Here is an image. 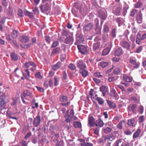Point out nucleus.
Returning a JSON list of instances; mask_svg holds the SVG:
<instances>
[{"instance_id":"obj_54","label":"nucleus","mask_w":146,"mask_h":146,"mask_svg":"<svg viewBox=\"0 0 146 146\" xmlns=\"http://www.w3.org/2000/svg\"><path fill=\"white\" fill-rule=\"evenodd\" d=\"M145 120V117L144 115H142L140 116L138 119V122L139 123H142L144 122Z\"/></svg>"},{"instance_id":"obj_51","label":"nucleus","mask_w":146,"mask_h":146,"mask_svg":"<svg viewBox=\"0 0 146 146\" xmlns=\"http://www.w3.org/2000/svg\"><path fill=\"white\" fill-rule=\"evenodd\" d=\"M81 146H93L92 143H90L84 142L80 144Z\"/></svg>"},{"instance_id":"obj_24","label":"nucleus","mask_w":146,"mask_h":146,"mask_svg":"<svg viewBox=\"0 0 146 146\" xmlns=\"http://www.w3.org/2000/svg\"><path fill=\"white\" fill-rule=\"evenodd\" d=\"M62 65V63L60 62H58L55 64L52 65V68L54 70L56 71L57 70L60 68Z\"/></svg>"},{"instance_id":"obj_1","label":"nucleus","mask_w":146,"mask_h":146,"mask_svg":"<svg viewBox=\"0 0 146 146\" xmlns=\"http://www.w3.org/2000/svg\"><path fill=\"white\" fill-rule=\"evenodd\" d=\"M33 97V95L32 93L30 91L27 90L24 91L21 96L22 102L25 104H26L27 103L25 100L24 99L29 100L32 99Z\"/></svg>"},{"instance_id":"obj_5","label":"nucleus","mask_w":146,"mask_h":146,"mask_svg":"<svg viewBox=\"0 0 146 146\" xmlns=\"http://www.w3.org/2000/svg\"><path fill=\"white\" fill-rule=\"evenodd\" d=\"M40 9L42 12L44 13L49 11L50 9V5L48 3L43 6H40Z\"/></svg>"},{"instance_id":"obj_53","label":"nucleus","mask_w":146,"mask_h":146,"mask_svg":"<svg viewBox=\"0 0 146 146\" xmlns=\"http://www.w3.org/2000/svg\"><path fill=\"white\" fill-rule=\"evenodd\" d=\"M12 114L9 111H7V116L10 118L17 120V119L16 117H12Z\"/></svg>"},{"instance_id":"obj_59","label":"nucleus","mask_w":146,"mask_h":146,"mask_svg":"<svg viewBox=\"0 0 146 146\" xmlns=\"http://www.w3.org/2000/svg\"><path fill=\"white\" fill-rule=\"evenodd\" d=\"M122 139H120L116 140L115 143V146H119V144L121 143Z\"/></svg>"},{"instance_id":"obj_36","label":"nucleus","mask_w":146,"mask_h":146,"mask_svg":"<svg viewBox=\"0 0 146 146\" xmlns=\"http://www.w3.org/2000/svg\"><path fill=\"white\" fill-rule=\"evenodd\" d=\"M35 66V63L33 62H26L24 64V66L27 68H29L30 66Z\"/></svg>"},{"instance_id":"obj_47","label":"nucleus","mask_w":146,"mask_h":146,"mask_svg":"<svg viewBox=\"0 0 146 146\" xmlns=\"http://www.w3.org/2000/svg\"><path fill=\"white\" fill-rule=\"evenodd\" d=\"M125 121L124 120L121 121L117 125V127L120 129H122L123 127V125L124 124Z\"/></svg>"},{"instance_id":"obj_50","label":"nucleus","mask_w":146,"mask_h":146,"mask_svg":"<svg viewBox=\"0 0 146 146\" xmlns=\"http://www.w3.org/2000/svg\"><path fill=\"white\" fill-rule=\"evenodd\" d=\"M116 29L114 28L113 29L112 31L110 34L111 36L113 37V38H115L116 36Z\"/></svg>"},{"instance_id":"obj_25","label":"nucleus","mask_w":146,"mask_h":146,"mask_svg":"<svg viewBox=\"0 0 146 146\" xmlns=\"http://www.w3.org/2000/svg\"><path fill=\"white\" fill-rule=\"evenodd\" d=\"M123 79L125 82H131L133 79V78L131 77H129V76L124 75L123 76Z\"/></svg>"},{"instance_id":"obj_30","label":"nucleus","mask_w":146,"mask_h":146,"mask_svg":"<svg viewBox=\"0 0 146 146\" xmlns=\"http://www.w3.org/2000/svg\"><path fill=\"white\" fill-rule=\"evenodd\" d=\"M107 102L110 108H114L116 107V105L115 103L112 102L110 101L107 100Z\"/></svg>"},{"instance_id":"obj_61","label":"nucleus","mask_w":146,"mask_h":146,"mask_svg":"<svg viewBox=\"0 0 146 146\" xmlns=\"http://www.w3.org/2000/svg\"><path fill=\"white\" fill-rule=\"evenodd\" d=\"M18 15L20 17H23V11L21 9H19L18 12Z\"/></svg>"},{"instance_id":"obj_21","label":"nucleus","mask_w":146,"mask_h":146,"mask_svg":"<svg viewBox=\"0 0 146 146\" xmlns=\"http://www.w3.org/2000/svg\"><path fill=\"white\" fill-rule=\"evenodd\" d=\"M95 119L93 117L91 116L88 119V123L92 127L95 125Z\"/></svg>"},{"instance_id":"obj_33","label":"nucleus","mask_w":146,"mask_h":146,"mask_svg":"<svg viewBox=\"0 0 146 146\" xmlns=\"http://www.w3.org/2000/svg\"><path fill=\"white\" fill-rule=\"evenodd\" d=\"M110 52V49L109 48H107L104 49L102 51V55L105 56L108 55Z\"/></svg>"},{"instance_id":"obj_31","label":"nucleus","mask_w":146,"mask_h":146,"mask_svg":"<svg viewBox=\"0 0 146 146\" xmlns=\"http://www.w3.org/2000/svg\"><path fill=\"white\" fill-rule=\"evenodd\" d=\"M116 22L118 24L119 26H120L121 25H122L123 23V19L121 17H117L115 20Z\"/></svg>"},{"instance_id":"obj_6","label":"nucleus","mask_w":146,"mask_h":146,"mask_svg":"<svg viewBox=\"0 0 146 146\" xmlns=\"http://www.w3.org/2000/svg\"><path fill=\"white\" fill-rule=\"evenodd\" d=\"M74 38L73 35L69 36L65 39L64 42L67 44H72L73 42Z\"/></svg>"},{"instance_id":"obj_19","label":"nucleus","mask_w":146,"mask_h":146,"mask_svg":"<svg viewBox=\"0 0 146 146\" xmlns=\"http://www.w3.org/2000/svg\"><path fill=\"white\" fill-rule=\"evenodd\" d=\"M104 124V123L103 121L100 118L98 119L96 121V122L95 123V125L96 127H101L103 126Z\"/></svg>"},{"instance_id":"obj_32","label":"nucleus","mask_w":146,"mask_h":146,"mask_svg":"<svg viewBox=\"0 0 146 146\" xmlns=\"http://www.w3.org/2000/svg\"><path fill=\"white\" fill-rule=\"evenodd\" d=\"M100 90L102 92L103 96H104L107 90L106 87L105 86H102L100 88Z\"/></svg>"},{"instance_id":"obj_14","label":"nucleus","mask_w":146,"mask_h":146,"mask_svg":"<svg viewBox=\"0 0 146 146\" xmlns=\"http://www.w3.org/2000/svg\"><path fill=\"white\" fill-rule=\"evenodd\" d=\"M19 40L22 43H26L29 42V39L27 36L23 35L19 37Z\"/></svg>"},{"instance_id":"obj_27","label":"nucleus","mask_w":146,"mask_h":146,"mask_svg":"<svg viewBox=\"0 0 146 146\" xmlns=\"http://www.w3.org/2000/svg\"><path fill=\"white\" fill-rule=\"evenodd\" d=\"M10 56L12 60L14 61H17L18 60V56L15 52H14L11 53Z\"/></svg>"},{"instance_id":"obj_29","label":"nucleus","mask_w":146,"mask_h":146,"mask_svg":"<svg viewBox=\"0 0 146 146\" xmlns=\"http://www.w3.org/2000/svg\"><path fill=\"white\" fill-rule=\"evenodd\" d=\"M60 49L59 47H56L54 48L52 51L51 55H53L55 54L59 53L60 52Z\"/></svg>"},{"instance_id":"obj_57","label":"nucleus","mask_w":146,"mask_h":146,"mask_svg":"<svg viewBox=\"0 0 146 146\" xmlns=\"http://www.w3.org/2000/svg\"><path fill=\"white\" fill-rule=\"evenodd\" d=\"M142 5L141 3L140 2H138L137 3L134 5V7L135 8H140Z\"/></svg>"},{"instance_id":"obj_43","label":"nucleus","mask_w":146,"mask_h":146,"mask_svg":"<svg viewBox=\"0 0 146 146\" xmlns=\"http://www.w3.org/2000/svg\"><path fill=\"white\" fill-rule=\"evenodd\" d=\"M73 125L75 128H80L81 127V124L80 122L78 121L74 122L73 123Z\"/></svg>"},{"instance_id":"obj_38","label":"nucleus","mask_w":146,"mask_h":146,"mask_svg":"<svg viewBox=\"0 0 146 146\" xmlns=\"http://www.w3.org/2000/svg\"><path fill=\"white\" fill-rule=\"evenodd\" d=\"M67 76L66 74V72L65 71H63L62 72V80L63 82H67Z\"/></svg>"},{"instance_id":"obj_18","label":"nucleus","mask_w":146,"mask_h":146,"mask_svg":"<svg viewBox=\"0 0 146 146\" xmlns=\"http://www.w3.org/2000/svg\"><path fill=\"white\" fill-rule=\"evenodd\" d=\"M135 129H133L132 127H131V129H130L129 128H127L125 129L124 131V134L126 135H131L133 132L135 131Z\"/></svg>"},{"instance_id":"obj_60","label":"nucleus","mask_w":146,"mask_h":146,"mask_svg":"<svg viewBox=\"0 0 146 146\" xmlns=\"http://www.w3.org/2000/svg\"><path fill=\"white\" fill-rule=\"evenodd\" d=\"M68 67L72 70H74L76 68L75 66L72 63L70 64L69 65Z\"/></svg>"},{"instance_id":"obj_64","label":"nucleus","mask_w":146,"mask_h":146,"mask_svg":"<svg viewBox=\"0 0 146 146\" xmlns=\"http://www.w3.org/2000/svg\"><path fill=\"white\" fill-rule=\"evenodd\" d=\"M64 142L63 141H60L58 142H57L56 146H63Z\"/></svg>"},{"instance_id":"obj_42","label":"nucleus","mask_w":146,"mask_h":146,"mask_svg":"<svg viewBox=\"0 0 146 146\" xmlns=\"http://www.w3.org/2000/svg\"><path fill=\"white\" fill-rule=\"evenodd\" d=\"M94 90L92 89H91L90 90V96L92 99H93L94 98V96L93 95L94 94H95V97H97L98 96L97 94H96V92H95L94 93Z\"/></svg>"},{"instance_id":"obj_44","label":"nucleus","mask_w":146,"mask_h":146,"mask_svg":"<svg viewBox=\"0 0 146 146\" xmlns=\"http://www.w3.org/2000/svg\"><path fill=\"white\" fill-rule=\"evenodd\" d=\"M68 98L67 96L62 95L60 98V100L62 102H66L68 101Z\"/></svg>"},{"instance_id":"obj_9","label":"nucleus","mask_w":146,"mask_h":146,"mask_svg":"<svg viewBox=\"0 0 146 146\" xmlns=\"http://www.w3.org/2000/svg\"><path fill=\"white\" fill-rule=\"evenodd\" d=\"M124 53V51L122 48L119 47L115 49L114 51V55L115 56H119L122 55Z\"/></svg>"},{"instance_id":"obj_11","label":"nucleus","mask_w":146,"mask_h":146,"mask_svg":"<svg viewBox=\"0 0 146 146\" xmlns=\"http://www.w3.org/2000/svg\"><path fill=\"white\" fill-rule=\"evenodd\" d=\"M121 7L120 6H117L116 7L113 8V13L114 14L117 16H119L121 15Z\"/></svg>"},{"instance_id":"obj_49","label":"nucleus","mask_w":146,"mask_h":146,"mask_svg":"<svg viewBox=\"0 0 146 146\" xmlns=\"http://www.w3.org/2000/svg\"><path fill=\"white\" fill-rule=\"evenodd\" d=\"M129 8L128 6H126L124 7L123 9V15L125 16L127 13V10Z\"/></svg>"},{"instance_id":"obj_28","label":"nucleus","mask_w":146,"mask_h":146,"mask_svg":"<svg viewBox=\"0 0 146 146\" xmlns=\"http://www.w3.org/2000/svg\"><path fill=\"white\" fill-rule=\"evenodd\" d=\"M110 95L111 96L114 97L116 99H118L119 98L118 94L114 89H113L111 90L110 92Z\"/></svg>"},{"instance_id":"obj_48","label":"nucleus","mask_w":146,"mask_h":146,"mask_svg":"<svg viewBox=\"0 0 146 146\" xmlns=\"http://www.w3.org/2000/svg\"><path fill=\"white\" fill-rule=\"evenodd\" d=\"M18 32L16 30H13L11 33L12 37L14 38H16L18 36Z\"/></svg>"},{"instance_id":"obj_13","label":"nucleus","mask_w":146,"mask_h":146,"mask_svg":"<svg viewBox=\"0 0 146 146\" xmlns=\"http://www.w3.org/2000/svg\"><path fill=\"white\" fill-rule=\"evenodd\" d=\"M77 67L80 69V70H82L86 68V64L82 61L80 60L77 64Z\"/></svg>"},{"instance_id":"obj_35","label":"nucleus","mask_w":146,"mask_h":146,"mask_svg":"<svg viewBox=\"0 0 146 146\" xmlns=\"http://www.w3.org/2000/svg\"><path fill=\"white\" fill-rule=\"evenodd\" d=\"M100 46V42H97L93 44V48L94 51L98 49Z\"/></svg>"},{"instance_id":"obj_22","label":"nucleus","mask_w":146,"mask_h":146,"mask_svg":"<svg viewBox=\"0 0 146 146\" xmlns=\"http://www.w3.org/2000/svg\"><path fill=\"white\" fill-rule=\"evenodd\" d=\"M141 133V130L139 129H137L133 133V139H135L139 136Z\"/></svg>"},{"instance_id":"obj_15","label":"nucleus","mask_w":146,"mask_h":146,"mask_svg":"<svg viewBox=\"0 0 146 146\" xmlns=\"http://www.w3.org/2000/svg\"><path fill=\"white\" fill-rule=\"evenodd\" d=\"M23 76L27 80H29V79L32 78L30 75V72L28 69L25 70L24 72H23Z\"/></svg>"},{"instance_id":"obj_34","label":"nucleus","mask_w":146,"mask_h":146,"mask_svg":"<svg viewBox=\"0 0 146 146\" xmlns=\"http://www.w3.org/2000/svg\"><path fill=\"white\" fill-rule=\"evenodd\" d=\"M29 81L26 85V86L27 88H31L32 87V85L33 84L32 80L30 79L29 80H27Z\"/></svg>"},{"instance_id":"obj_12","label":"nucleus","mask_w":146,"mask_h":146,"mask_svg":"<svg viewBox=\"0 0 146 146\" xmlns=\"http://www.w3.org/2000/svg\"><path fill=\"white\" fill-rule=\"evenodd\" d=\"M121 46L123 48L127 50H129L130 47V44L126 41H122L120 43Z\"/></svg>"},{"instance_id":"obj_7","label":"nucleus","mask_w":146,"mask_h":146,"mask_svg":"<svg viewBox=\"0 0 146 146\" xmlns=\"http://www.w3.org/2000/svg\"><path fill=\"white\" fill-rule=\"evenodd\" d=\"M104 137L105 141L107 140L112 141L115 139V137L114 135V134L113 133H111L108 135L105 136Z\"/></svg>"},{"instance_id":"obj_40","label":"nucleus","mask_w":146,"mask_h":146,"mask_svg":"<svg viewBox=\"0 0 146 146\" xmlns=\"http://www.w3.org/2000/svg\"><path fill=\"white\" fill-rule=\"evenodd\" d=\"M108 62L102 61L98 64V65L101 66L102 68H104L107 66L108 65Z\"/></svg>"},{"instance_id":"obj_46","label":"nucleus","mask_w":146,"mask_h":146,"mask_svg":"<svg viewBox=\"0 0 146 146\" xmlns=\"http://www.w3.org/2000/svg\"><path fill=\"white\" fill-rule=\"evenodd\" d=\"M77 39H78L79 42L81 43H82L84 40L83 35L81 34L78 35L77 38Z\"/></svg>"},{"instance_id":"obj_3","label":"nucleus","mask_w":146,"mask_h":146,"mask_svg":"<svg viewBox=\"0 0 146 146\" xmlns=\"http://www.w3.org/2000/svg\"><path fill=\"white\" fill-rule=\"evenodd\" d=\"M77 47L79 52L82 54H85L88 52L86 47L85 45L79 44L77 46Z\"/></svg>"},{"instance_id":"obj_8","label":"nucleus","mask_w":146,"mask_h":146,"mask_svg":"<svg viewBox=\"0 0 146 146\" xmlns=\"http://www.w3.org/2000/svg\"><path fill=\"white\" fill-rule=\"evenodd\" d=\"M127 124L128 125L132 127V128L135 127L136 124L135 119V118H132L128 119L127 121Z\"/></svg>"},{"instance_id":"obj_16","label":"nucleus","mask_w":146,"mask_h":146,"mask_svg":"<svg viewBox=\"0 0 146 146\" xmlns=\"http://www.w3.org/2000/svg\"><path fill=\"white\" fill-rule=\"evenodd\" d=\"M136 19L138 23L140 24L142 23V15L141 10H140L139 13L137 15Z\"/></svg>"},{"instance_id":"obj_2","label":"nucleus","mask_w":146,"mask_h":146,"mask_svg":"<svg viewBox=\"0 0 146 146\" xmlns=\"http://www.w3.org/2000/svg\"><path fill=\"white\" fill-rule=\"evenodd\" d=\"M146 38V34L145 33L138 32L136 38V43L137 44L139 45L141 40H144Z\"/></svg>"},{"instance_id":"obj_45","label":"nucleus","mask_w":146,"mask_h":146,"mask_svg":"<svg viewBox=\"0 0 146 146\" xmlns=\"http://www.w3.org/2000/svg\"><path fill=\"white\" fill-rule=\"evenodd\" d=\"M96 100L97 101L100 105H102L104 102V100L102 98L100 97H97Z\"/></svg>"},{"instance_id":"obj_52","label":"nucleus","mask_w":146,"mask_h":146,"mask_svg":"<svg viewBox=\"0 0 146 146\" xmlns=\"http://www.w3.org/2000/svg\"><path fill=\"white\" fill-rule=\"evenodd\" d=\"M138 111L140 114H142L144 111V108L143 106L142 105L139 106Z\"/></svg>"},{"instance_id":"obj_39","label":"nucleus","mask_w":146,"mask_h":146,"mask_svg":"<svg viewBox=\"0 0 146 146\" xmlns=\"http://www.w3.org/2000/svg\"><path fill=\"white\" fill-rule=\"evenodd\" d=\"M35 102L36 100L35 99H33L32 102V105H35V106H32L31 108L33 109H34L35 108H38V103Z\"/></svg>"},{"instance_id":"obj_20","label":"nucleus","mask_w":146,"mask_h":146,"mask_svg":"<svg viewBox=\"0 0 146 146\" xmlns=\"http://www.w3.org/2000/svg\"><path fill=\"white\" fill-rule=\"evenodd\" d=\"M137 105L135 104H134L130 105L129 106V109L132 111L134 114L136 113V108Z\"/></svg>"},{"instance_id":"obj_41","label":"nucleus","mask_w":146,"mask_h":146,"mask_svg":"<svg viewBox=\"0 0 146 146\" xmlns=\"http://www.w3.org/2000/svg\"><path fill=\"white\" fill-rule=\"evenodd\" d=\"M24 13L26 15L28 16L31 19H33V15L32 13L26 11L24 12Z\"/></svg>"},{"instance_id":"obj_26","label":"nucleus","mask_w":146,"mask_h":146,"mask_svg":"<svg viewBox=\"0 0 146 146\" xmlns=\"http://www.w3.org/2000/svg\"><path fill=\"white\" fill-rule=\"evenodd\" d=\"M86 69H84L82 70H80V73L84 77H86L88 74V72Z\"/></svg>"},{"instance_id":"obj_58","label":"nucleus","mask_w":146,"mask_h":146,"mask_svg":"<svg viewBox=\"0 0 146 146\" xmlns=\"http://www.w3.org/2000/svg\"><path fill=\"white\" fill-rule=\"evenodd\" d=\"M13 11L11 9L10 7H9L8 9V14L9 16H12V13Z\"/></svg>"},{"instance_id":"obj_10","label":"nucleus","mask_w":146,"mask_h":146,"mask_svg":"<svg viewBox=\"0 0 146 146\" xmlns=\"http://www.w3.org/2000/svg\"><path fill=\"white\" fill-rule=\"evenodd\" d=\"M93 23H90L85 25H84L83 29L84 31H89L93 29Z\"/></svg>"},{"instance_id":"obj_62","label":"nucleus","mask_w":146,"mask_h":146,"mask_svg":"<svg viewBox=\"0 0 146 146\" xmlns=\"http://www.w3.org/2000/svg\"><path fill=\"white\" fill-rule=\"evenodd\" d=\"M137 10L135 9H133L131 12L130 15L131 17H134L135 13L137 12Z\"/></svg>"},{"instance_id":"obj_63","label":"nucleus","mask_w":146,"mask_h":146,"mask_svg":"<svg viewBox=\"0 0 146 146\" xmlns=\"http://www.w3.org/2000/svg\"><path fill=\"white\" fill-rule=\"evenodd\" d=\"M135 36L134 35L132 34L130 37V39L132 42H135Z\"/></svg>"},{"instance_id":"obj_37","label":"nucleus","mask_w":146,"mask_h":146,"mask_svg":"<svg viewBox=\"0 0 146 146\" xmlns=\"http://www.w3.org/2000/svg\"><path fill=\"white\" fill-rule=\"evenodd\" d=\"M112 129L111 128L107 127L106 128H104L103 131L104 133L106 134H109L112 131Z\"/></svg>"},{"instance_id":"obj_4","label":"nucleus","mask_w":146,"mask_h":146,"mask_svg":"<svg viewBox=\"0 0 146 146\" xmlns=\"http://www.w3.org/2000/svg\"><path fill=\"white\" fill-rule=\"evenodd\" d=\"M40 117L39 114H38L34 119L33 121L34 126L35 127H38L40 124Z\"/></svg>"},{"instance_id":"obj_56","label":"nucleus","mask_w":146,"mask_h":146,"mask_svg":"<svg viewBox=\"0 0 146 146\" xmlns=\"http://www.w3.org/2000/svg\"><path fill=\"white\" fill-rule=\"evenodd\" d=\"M109 31V28L108 25H104L103 31L104 33H107Z\"/></svg>"},{"instance_id":"obj_23","label":"nucleus","mask_w":146,"mask_h":146,"mask_svg":"<svg viewBox=\"0 0 146 146\" xmlns=\"http://www.w3.org/2000/svg\"><path fill=\"white\" fill-rule=\"evenodd\" d=\"M74 113L73 109H72L70 110V115H69V117L70 119L72 121L73 120H76L77 118V117L74 116Z\"/></svg>"},{"instance_id":"obj_55","label":"nucleus","mask_w":146,"mask_h":146,"mask_svg":"<svg viewBox=\"0 0 146 146\" xmlns=\"http://www.w3.org/2000/svg\"><path fill=\"white\" fill-rule=\"evenodd\" d=\"M58 45L59 43L58 41H54L53 42L50 48L55 47Z\"/></svg>"},{"instance_id":"obj_17","label":"nucleus","mask_w":146,"mask_h":146,"mask_svg":"<svg viewBox=\"0 0 146 146\" xmlns=\"http://www.w3.org/2000/svg\"><path fill=\"white\" fill-rule=\"evenodd\" d=\"M129 62L131 64L135 65V67L136 68L139 67V63L137 62V60L134 58L130 57L129 60Z\"/></svg>"}]
</instances>
